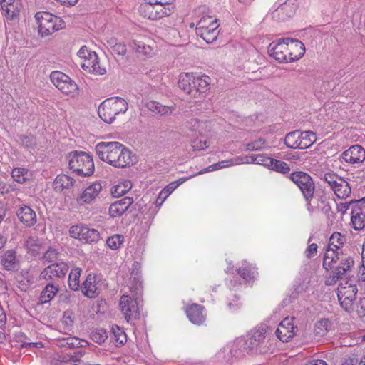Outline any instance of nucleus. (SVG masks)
I'll return each instance as SVG.
<instances>
[{"mask_svg":"<svg viewBox=\"0 0 365 365\" xmlns=\"http://www.w3.org/2000/svg\"><path fill=\"white\" fill-rule=\"evenodd\" d=\"M145 107L154 114L160 115H170L175 108L173 106H164L155 101H149L145 103Z\"/></svg>","mask_w":365,"mask_h":365,"instance_id":"nucleus-32","label":"nucleus"},{"mask_svg":"<svg viewBox=\"0 0 365 365\" xmlns=\"http://www.w3.org/2000/svg\"><path fill=\"white\" fill-rule=\"evenodd\" d=\"M11 177L18 183H24L31 178V173L24 168H15L11 171Z\"/></svg>","mask_w":365,"mask_h":365,"instance_id":"nucleus-43","label":"nucleus"},{"mask_svg":"<svg viewBox=\"0 0 365 365\" xmlns=\"http://www.w3.org/2000/svg\"><path fill=\"white\" fill-rule=\"evenodd\" d=\"M272 165L269 167V170L281 173L282 174L288 173L290 171L289 165L282 160H278L273 158Z\"/></svg>","mask_w":365,"mask_h":365,"instance_id":"nucleus-54","label":"nucleus"},{"mask_svg":"<svg viewBox=\"0 0 365 365\" xmlns=\"http://www.w3.org/2000/svg\"><path fill=\"white\" fill-rule=\"evenodd\" d=\"M153 1L154 0H145L140 5L138 11L143 17L150 20H156Z\"/></svg>","mask_w":365,"mask_h":365,"instance_id":"nucleus-40","label":"nucleus"},{"mask_svg":"<svg viewBox=\"0 0 365 365\" xmlns=\"http://www.w3.org/2000/svg\"><path fill=\"white\" fill-rule=\"evenodd\" d=\"M34 18L38 24V33L41 36L51 35L65 26L64 21L60 17L49 12H37Z\"/></svg>","mask_w":365,"mask_h":365,"instance_id":"nucleus-5","label":"nucleus"},{"mask_svg":"<svg viewBox=\"0 0 365 365\" xmlns=\"http://www.w3.org/2000/svg\"><path fill=\"white\" fill-rule=\"evenodd\" d=\"M245 337H239L235 341L228 343L219 354H224L226 359L243 355L245 352L251 351Z\"/></svg>","mask_w":365,"mask_h":365,"instance_id":"nucleus-13","label":"nucleus"},{"mask_svg":"<svg viewBox=\"0 0 365 365\" xmlns=\"http://www.w3.org/2000/svg\"><path fill=\"white\" fill-rule=\"evenodd\" d=\"M194 87L195 89L192 91L193 98H199L200 94L205 93L210 85V77L206 75H197L195 74Z\"/></svg>","mask_w":365,"mask_h":365,"instance_id":"nucleus-28","label":"nucleus"},{"mask_svg":"<svg viewBox=\"0 0 365 365\" xmlns=\"http://www.w3.org/2000/svg\"><path fill=\"white\" fill-rule=\"evenodd\" d=\"M59 252L55 247H50L44 253L43 259L48 262H53L58 258Z\"/></svg>","mask_w":365,"mask_h":365,"instance_id":"nucleus-62","label":"nucleus"},{"mask_svg":"<svg viewBox=\"0 0 365 365\" xmlns=\"http://www.w3.org/2000/svg\"><path fill=\"white\" fill-rule=\"evenodd\" d=\"M57 344L60 347L74 349L79 347H86L88 342L86 340L80 339L75 336L58 339Z\"/></svg>","mask_w":365,"mask_h":365,"instance_id":"nucleus-33","label":"nucleus"},{"mask_svg":"<svg viewBox=\"0 0 365 365\" xmlns=\"http://www.w3.org/2000/svg\"><path fill=\"white\" fill-rule=\"evenodd\" d=\"M354 264L353 259L342 252L341 255H338L337 258L334 259V262L330 267L323 266L325 269L331 270L330 274L326 278V285L331 286L336 284L342 276L351 269Z\"/></svg>","mask_w":365,"mask_h":365,"instance_id":"nucleus-4","label":"nucleus"},{"mask_svg":"<svg viewBox=\"0 0 365 365\" xmlns=\"http://www.w3.org/2000/svg\"><path fill=\"white\" fill-rule=\"evenodd\" d=\"M285 42L286 41H284V38L280 39L277 42L270 43L268 48L269 56L279 63L290 62L289 57L287 56L289 54Z\"/></svg>","mask_w":365,"mask_h":365,"instance_id":"nucleus-17","label":"nucleus"},{"mask_svg":"<svg viewBox=\"0 0 365 365\" xmlns=\"http://www.w3.org/2000/svg\"><path fill=\"white\" fill-rule=\"evenodd\" d=\"M130 291L133 297H138L140 298L143 292L142 278L133 279L130 278Z\"/></svg>","mask_w":365,"mask_h":365,"instance_id":"nucleus-53","label":"nucleus"},{"mask_svg":"<svg viewBox=\"0 0 365 365\" xmlns=\"http://www.w3.org/2000/svg\"><path fill=\"white\" fill-rule=\"evenodd\" d=\"M186 127L190 130L195 133V135L197 136V135H199L200 136H202L204 135L205 133L207 131V123L206 121L199 120L196 118H191L187 120Z\"/></svg>","mask_w":365,"mask_h":365,"instance_id":"nucleus-37","label":"nucleus"},{"mask_svg":"<svg viewBox=\"0 0 365 365\" xmlns=\"http://www.w3.org/2000/svg\"><path fill=\"white\" fill-rule=\"evenodd\" d=\"M68 269V266L65 262L53 263L41 271L39 279L48 281L53 280L56 278H63L66 274Z\"/></svg>","mask_w":365,"mask_h":365,"instance_id":"nucleus-16","label":"nucleus"},{"mask_svg":"<svg viewBox=\"0 0 365 365\" xmlns=\"http://www.w3.org/2000/svg\"><path fill=\"white\" fill-rule=\"evenodd\" d=\"M102 186L98 182H94L87 187L78 197L77 201L80 205L92 202L99 195Z\"/></svg>","mask_w":365,"mask_h":365,"instance_id":"nucleus-21","label":"nucleus"},{"mask_svg":"<svg viewBox=\"0 0 365 365\" xmlns=\"http://www.w3.org/2000/svg\"><path fill=\"white\" fill-rule=\"evenodd\" d=\"M341 307L348 312H351L354 308L356 298L337 296Z\"/></svg>","mask_w":365,"mask_h":365,"instance_id":"nucleus-57","label":"nucleus"},{"mask_svg":"<svg viewBox=\"0 0 365 365\" xmlns=\"http://www.w3.org/2000/svg\"><path fill=\"white\" fill-rule=\"evenodd\" d=\"M82 292L89 298H95L98 294V283L94 274H89L87 276L83 284Z\"/></svg>","mask_w":365,"mask_h":365,"instance_id":"nucleus-27","label":"nucleus"},{"mask_svg":"<svg viewBox=\"0 0 365 365\" xmlns=\"http://www.w3.org/2000/svg\"><path fill=\"white\" fill-rule=\"evenodd\" d=\"M25 247L29 253L36 257L39 255L42 250V244L37 237H30L25 242Z\"/></svg>","mask_w":365,"mask_h":365,"instance_id":"nucleus-41","label":"nucleus"},{"mask_svg":"<svg viewBox=\"0 0 365 365\" xmlns=\"http://www.w3.org/2000/svg\"><path fill=\"white\" fill-rule=\"evenodd\" d=\"M50 80L62 93L71 98L78 95V86L68 75L59 71H52Z\"/></svg>","mask_w":365,"mask_h":365,"instance_id":"nucleus-6","label":"nucleus"},{"mask_svg":"<svg viewBox=\"0 0 365 365\" xmlns=\"http://www.w3.org/2000/svg\"><path fill=\"white\" fill-rule=\"evenodd\" d=\"M75 314L70 310L65 311L61 319V322L64 325L65 329H71L75 321Z\"/></svg>","mask_w":365,"mask_h":365,"instance_id":"nucleus-58","label":"nucleus"},{"mask_svg":"<svg viewBox=\"0 0 365 365\" xmlns=\"http://www.w3.org/2000/svg\"><path fill=\"white\" fill-rule=\"evenodd\" d=\"M128 109V102L120 97H112L103 101L99 106V117L107 123H112L118 115L124 114Z\"/></svg>","mask_w":365,"mask_h":365,"instance_id":"nucleus-2","label":"nucleus"},{"mask_svg":"<svg viewBox=\"0 0 365 365\" xmlns=\"http://www.w3.org/2000/svg\"><path fill=\"white\" fill-rule=\"evenodd\" d=\"M331 323L328 319L317 321L314 326V333L319 336H324L331 329Z\"/></svg>","mask_w":365,"mask_h":365,"instance_id":"nucleus-50","label":"nucleus"},{"mask_svg":"<svg viewBox=\"0 0 365 365\" xmlns=\"http://www.w3.org/2000/svg\"><path fill=\"white\" fill-rule=\"evenodd\" d=\"M155 12L156 20L163 17L169 16L175 11V6L173 4H165L163 2L158 3V1H154Z\"/></svg>","mask_w":365,"mask_h":365,"instance_id":"nucleus-35","label":"nucleus"},{"mask_svg":"<svg viewBox=\"0 0 365 365\" xmlns=\"http://www.w3.org/2000/svg\"><path fill=\"white\" fill-rule=\"evenodd\" d=\"M279 5L269 14L276 21H285L292 18L297 9V0H278Z\"/></svg>","mask_w":365,"mask_h":365,"instance_id":"nucleus-10","label":"nucleus"},{"mask_svg":"<svg viewBox=\"0 0 365 365\" xmlns=\"http://www.w3.org/2000/svg\"><path fill=\"white\" fill-rule=\"evenodd\" d=\"M195 74L192 73H182L179 76L178 86L184 91L185 93L189 95L190 98H193L192 91L194 87Z\"/></svg>","mask_w":365,"mask_h":365,"instance_id":"nucleus-25","label":"nucleus"},{"mask_svg":"<svg viewBox=\"0 0 365 365\" xmlns=\"http://www.w3.org/2000/svg\"><path fill=\"white\" fill-rule=\"evenodd\" d=\"M124 241V237L121 235H113L106 240L107 245L112 250H117L121 247Z\"/></svg>","mask_w":365,"mask_h":365,"instance_id":"nucleus-55","label":"nucleus"},{"mask_svg":"<svg viewBox=\"0 0 365 365\" xmlns=\"http://www.w3.org/2000/svg\"><path fill=\"white\" fill-rule=\"evenodd\" d=\"M133 185L130 180H123L113 186L110 190L114 197H120L126 194L132 188Z\"/></svg>","mask_w":365,"mask_h":365,"instance_id":"nucleus-42","label":"nucleus"},{"mask_svg":"<svg viewBox=\"0 0 365 365\" xmlns=\"http://www.w3.org/2000/svg\"><path fill=\"white\" fill-rule=\"evenodd\" d=\"M80 65L84 71L91 73L103 75L106 72L104 67L100 66L98 58L96 53H92L91 57L81 61Z\"/></svg>","mask_w":365,"mask_h":365,"instance_id":"nucleus-22","label":"nucleus"},{"mask_svg":"<svg viewBox=\"0 0 365 365\" xmlns=\"http://www.w3.org/2000/svg\"><path fill=\"white\" fill-rule=\"evenodd\" d=\"M81 273V269L75 267L71 269L68 276V286L69 287L76 291L80 287V276Z\"/></svg>","mask_w":365,"mask_h":365,"instance_id":"nucleus-49","label":"nucleus"},{"mask_svg":"<svg viewBox=\"0 0 365 365\" xmlns=\"http://www.w3.org/2000/svg\"><path fill=\"white\" fill-rule=\"evenodd\" d=\"M74 180L66 175H58L53 181V187L57 192H61L64 189H69L73 185Z\"/></svg>","mask_w":365,"mask_h":365,"instance_id":"nucleus-38","label":"nucleus"},{"mask_svg":"<svg viewBox=\"0 0 365 365\" xmlns=\"http://www.w3.org/2000/svg\"><path fill=\"white\" fill-rule=\"evenodd\" d=\"M324 180L339 198L346 199L349 197L351 192L349 184L336 174L334 173H325Z\"/></svg>","mask_w":365,"mask_h":365,"instance_id":"nucleus-9","label":"nucleus"},{"mask_svg":"<svg viewBox=\"0 0 365 365\" xmlns=\"http://www.w3.org/2000/svg\"><path fill=\"white\" fill-rule=\"evenodd\" d=\"M299 149L309 148L317 140L316 134L312 131L301 132Z\"/></svg>","mask_w":365,"mask_h":365,"instance_id":"nucleus-47","label":"nucleus"},{"mask_svg":"<svg viewBox=\"0 0 365 365\" xmlns=\"http://www.w3.org/2000/svg\"><path fill=\"white\" fill-rule=\"evenodd\" d=\"M186 314L190 321L200 325L205 320L204 308L200 304H194L187 308Z\"/></svg>","mask_w":365,"mask_h":365,"instance_id":"nucleus-26","label":"nucleus"},{"mask_svg":"<svg viewBox=\"0 0 365 365\" xmlns=\"http://www.w3.org/2000/svg\"><path fill=\"white\" fill-rule=\"evenodd\" d=\"M69 168L78 175L90 176L94 172L92 156L83 151H73L68 155Z\"/></svg>","mask_w":365,"mask_h":365,"instance_id":"nucleus-3","label":"nucleus"},{"mask_svg":"<svg viewBox=\"0 0 365 365\" xmlns=\"http://www.w3.org/2000/svg\"><path fill=\"white\" fill-rule=\"evenodd\" d=\"M358 289L351 281L341 282L337 288V296L356 298Z\"/></svg>","mask_w":365,"mask_h":365,"instance_id":"nucleus-36","label":"nucleus"},{"mask_svg":"<svg viewBox=\"0 0 365 365\" xmlns=\"http://www.w3.org/2000/svg\"><path fill=\"white\" fill-rule=\"evenodd\" d=\"M58 292V287L52 284H48L41 293L40 300L42 304L50 302Z\"/></svg>","mask_w":365,"mask_h":365,"instance_id":"nucleus-44","label":"nucleus"},{"mask_svg":"<svg viewBox=\"0 0 365 365\" xmlns=\"http://www.w3.org/2000/svg\"><path fill=\"white\" fill-rule=\"evenodd\" d=\"M284 41H286L287 48L289 54L287 56L289 57L290 62L297 61L304 56L305 47L302 41L289 38H284Z\"/></svg>","mask_w":365,"mask_h":365,"instance_id":"nucleus-20","label":"nucleus"},{"mask_svg":"<svg viewBox=\"0 0 365 365\" xmlns=\"http://www.w3.org/2000/svg\"><path fill=\"white\" fill-rule=\"evenodd\" d=\"M289 178L299 187L307 202L313 198L315 187L309 174L302 171L293 172L289 175Z\"/></svg>","mask_w":365,"mask_h":365,"instance_id":"nucleus-8","label":"nucleus"},{"mask_svg":"<svg viewBox=\"0 0 365 365\" xmlns=\"http://www.w3.org/2000/svg\"><path fill=\"white\" fill-rule=\"evenodd\" d=\"M69 235L71 237L85 243L95 242L100 238L98 230L81 225L71 226L69 229Z\"/></svg>","mask_w":365,"mask_h":365,"instance_id":"nucleus-12","label":"nucleus"},{"mask_svg":"<svg viewBox=\"0 0 365 365\" xmlns=\"http://www.w3.org/2000/svg\"><path fill=\"white\" fill-rule=\"evenodd\" d=\"M275 333L277 337L282 342L289 341L294 335L293 319H284L278 325Z\"/></svg>","mask_w":365,"mask_h":365,"instance_id":"nucleus-19","label":"nucleus"},{"mask_svg":"<svg viewBox=\"0 0 365 365\" xmlns=\"http://www.w3.org/2000/svg\"><path fill=\"white\" fill-rule=\"evenodd\" d=\"M106 44L111 51L118 56H123L126 53V46L124 43L118 42L114 37H109L106 39Z\"/></svg>","mask_w":365,"mask_h":365,"instance_id":"nucleus-45","label":"nucleus"},{"mask_svg":"<svg viewBox=\"0 0 365 365\" xmlns=\"http://www.w3.org/2000/svg\"><path fill=\"white\" fill-rule=\"evenodd\" d=\"M18 262L19 261L16 258V253L13 250L6 251L1 256V264L6 270L16 269Z\"/></svg>","mask_w":365,"mask_h":365,"instance_id":"nucleus-34","label":"nucleus"},{"mask_svg":"<svg viewBox=\"0 0 365 365\" xmlns=\"http://www.w3.org/2000/svg\"><path fill=\"white\" fill-rule=\"evenodd\" d=\"M19 220L26 227H31L36 222V212L29 206L21 205L16 210Z\"/></svg>","mask_w":365,"mask_h":365,"instance_id":"nucleus-24","label":"nucleus"},{"mask_svg":"<svg viewBox=\"0 0 365 365\" xmlns=\"http://www.w3.org/2000/svg\"><path fill=\"white\" fill-rule=\"evenodd\" d=\"M134 45L135 46V49L138 53H143L145 55H149L152 52V48L150 46L145 45L144 43L138 41H134Z\"/></svg>","mask_w":365,"mask_h":365,"instance_id":"nucleus-63","label":"nucleus"},{"mask_svg":"<svg viewBox=\"0 0 365 365\" xmlns=\"http://www.w3.org/2000/svg\"><path fill=\"white\" fill-rule=\"evenodd\" d=\"M0 5L2 14L7 21L18 18L21 9L20 0H0Z\"/></svg>","mask_w":365,"mask_h":365,"instance_id":"nucleus-18","label":"nucleus"},{"mask_svg":"<svg viewBox=\"0 0 365 365\" xmlns=\"http://www.w3.org/2000/svg\"><path fill=\"white\" fill-rule=\"evenodd\" d=\"M266 144V141L264 138H259L251 143L246 145V150L248 151H257L262 150Z\"/></svg>","mask_w":365,"mask_h":365,"instance_id":"nucleus-60","label":"nucleus"},{"mask_svg":"<svg viewBox=\"0 0 365 365\" xmlns=\"http://www.w3.org/2000/svg\"><path fill=\"white\" fill-rule=\"evenodd\" d=\"M341 157L345 163L357 167L365 160V149L360 145H354L344 150Z\"/></svg>","mask_w":365,"mask_h":365,"instance_id":"nucleus-14","label":"nucleus"},{"mask_svg":"<svg viewBox=\"0 0 365 365\" xmlns=\"http://www.w3.org/2000/svg\"><path fill=\"white\" fill-rule=\"evenodd\" d=\"M108 338V333L104 329H96L91 334V339L96 343L101 344Z\"/></svg>","mask_w":365,"mask_h":365,"instance_id":"nucleus-56","label":"nucleus"},{"mask_svg":"<svg viewBox=\"0 0 365 365\" xmlns=\"http://www.w3.org/2000/svg\"><path fill=\"white\" fill-rule=\"evenodd\" d=\"M140 298L123 294L119 302V306L123 313L128 322L132 319H137L140 316Z\"/></svg>","mask_w":365,"mask_h":365,"instance_id":"nucleus-11","label":"nucleus"},{"mask_svg":"<svg viewBox=\"0 0 365 365\" xmlns=\"http://www.w3.org/2000/svg\"><path fill=\"white\" fill-rule=\"evenodd\" d=\"M185 180L180 179L178 181H174L169 183L165 188L162 190L163 191V195L165 194L169 196Z\"/></svg>","mask_w":365,"mask_h":365,"instance_id":"nucleus-64","label":"nucleus"},{"mask_svg":"<svg viewBox=\"0 0 365 365\" xmlns=\"http://www.w3.org/2000/svg\"><path fill=\"white\" fill-rule=\"evenodd\" d=\"M237 273L243 279L249 282L255 277L257 269L255 266L246 262L237 269Z\"/></svg>","mask_w":365,"mask_h":365,"instance_id":"nucleus-46","label":"nucleus"},{"mask_svg":"<svg viewBox=\"0 0 365 365\" xmlns=\"http://www.w3.org/2000/svg\"><path fill=\"white\" fill-rule=\"evenodd\" d=\"M267 329L264 327L255 329L251 331L250 336L246 339L250 349L252 350L257 345L262 342L266 337Z\"/></svg>","mask_w":365,"mask_h":365,"instance_id":"nucleus-31","label":"nucleus"},{"mask_svg":"<svg viewBox=\"0 0 365 365\" xmlns=\"http://www.w3.org/2000/svg\"><path fill=\"white\" fill-rule=\"evenodd\" d=\"M242 164L255 163L257 165H263L264 167L269 169L272 165L273 158L264 154L243 155L242 156Z\"/></svg>","mask_w":365,"mask_h":365,"instance_id":"nucleus-29","label":"nucleus"},{"mask_svg":"<svg viewBox=\"0 0 365 365\" xmlns=\"http://www.w3.org/2000/svg\"><path fill=\"white\" fill-rule=\"evenodd\" d=\"M346 242V237L340 232H335L329 237L327 248L323 259V266L330 267L338 255L342 253L341 247Z\"/></svg>","mask_w":365,"mask_h":365,"instance_id":"nucleus-7","label":"nucleus"},{"mask_svg":"<svg viewBox=\"0 0 365 365\" xmlns=\"http://www.w3.org/2000/svg\"><path fill=\"white\" fill-rule=\"evenodd\" d=\"M242 164V156H237L234 158L222 160L217 163L212 164L207 168L199 172V174H203L207 172L217 170L222 168H228L232 165H238Z\"/></svg>","mask_w":365,"mask_h":365,"instance_id":"nucleus-30","label":"nucleus"},{"mask_svg":"<svg viewBox=\"0 0 365 365\" xmlns=\"http://www.w3.org/2000/svg\"><path fill=\"white\" fill-rule=\"evenodd\" d=\"M351 221L356 230H361L365 227V198L353 203Z\"/></svg>","mask_w":365,"mask_h":365,"instance_id":"nucleus-15","label":"nucleus"},{"mask_svg":"<svg viewBox=\"0 0 365 365\" xmlns=\"http://www.w3.org/2000/svg\"><path fill=\"white\" fill-rule=\"evenodd\" d=\"M191 146L194 150H203L208 148L209 145L207 141L204 138V136H198L191 140Z\"/></svg>","mask_w":365,"mask_h":365,"instance_id":"nucleus-59","label":"nucleus"},{"mask_svg":"<svg viewBox=\"0 0 365 365\" xmlns=\"http://www.w3.org/2000/svg\"><path fill=\"white\" fill-rule=\"evenodd\" d=\"M300 135L301 132L298 130L289 133L284 138L285 145L290 148L299 149Z\"/></svg>","mask_w":365,"mask_h":365,"instance_id":"nucleus-51","label":"nucleus"},{"mask_svg":"<svg viewBox=\"0 0 365 365\" xmlns=\"http://www.w3.org/2000/svg\"><path fill=\"white\" fill-rule=\"evenodd\" d=\"M112 332L116 346L125 344L127 341V336L123 329L120 328L118 326L113 327Z\"/></svg>","mask_w":365,"mask_h":365,"instance_id":"nucleus-52","label":"nucleus"},{"mask_svg":"<svg viewBox=\"0 0 365 365\" xmlns=\"http://www.w3.org/2000/svg\"><path fill=\"white\" fill-rule=\"evenodd\" d=\"M214 24H219L217 23V19L215 18L214 16L210 15L202 16L196 25V34L198 32H201V31L207 29V27H210L211 24L212 25Z\"/></svg>","mask_w":365,"mask_h":365,"instance_id":"nucleus-48","label":"nucleus"},{"mask_svg":"<svg viewBox=\"0 0 365 365\" xmlns=\"http://www.w3.org/2000/svg\"><path fill=\"white\" fill-rule=\"evenodd\" d=\"M98 158L107 163L120 168L133 165L136 156L123 144L117 142H100L95 148Z\"/></svg>","mask_w":365,"mask_h":365,"instance_id":"nucleus-1","label":"nucleus"},{"mask_svg":"<svg viewBox=\"0 0 365 365\" xmlns=\"http://www.w3.org/2000/svg\"><path fill=\"white\" fill-rule=\"evenodd\" d=\"M219 24H211V26L207 27V29L201 31L196 34L202 38L207 43H211L214 42L219 34L218 30Z\"/></svg>","mask_w":365,"mask_h":365,"instance_id":"nucleus-39","label":"nucleus"},{"mask_svg":"<svg viewBox=\"0 0 365 365\" xmlns=\"http://www.w3.org/2000/svg\"><path fill=\"white\" fill-rule=\"evenodd\" d=\"M16 141L26 148H32L36 143L34 137L31 135H20Z\"/></svg>","mask_w":365,"mask_h":365,"instance_id":"nucleus-61","label":"nucleus"},{"mask_svg":"<svg viewBox=\"0 0 365 365\" xmlns=\"http://www.w3.org/2000/svg\"><path fill=\"white\" fill-rule=\"evenodd\" d=\"M133 203V199L130 197H125L112 203L109 207V215L112 217H117L122 215Z\"/></svg>","mask_w":365,"mask_h":365,"instance_id":"nucleus-23","label":"nucleus"}]
</instances>
